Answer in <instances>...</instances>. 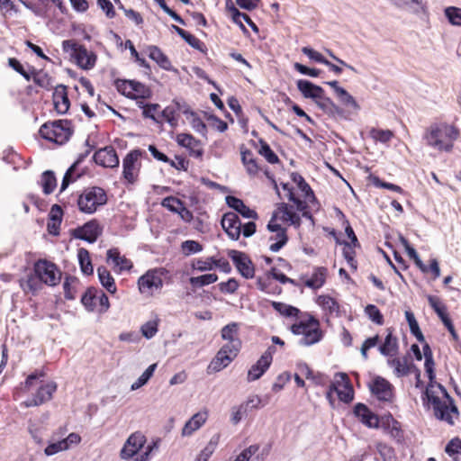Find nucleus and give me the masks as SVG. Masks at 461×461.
<instances>
[{"label":"nucleus","mask_w":461,"mask_h":461,"mask_svg":"<svg viewBox=\"0 0 461 461\" xmlns=\"http://www.w3.org/2000/svg\"><path fill=\"white\" fill-rule=\"evenodd\" d=\"M424 367L428 375L429 383L423 392L422 400H427L432 405L434 415L438 420L454 426L456 420L459 419V411L447 389L435 380V362L433 357H429V358H425Z\"/></svg>","instance_id":"f257e3e1"},{"label":"nucleus","mask_w":461,"mask_h":461,"mask_svg":"<svg viewBox=\"0 0 461 461\" xmlns=\"http://www.w3.org/2000/svg\"><path fill=\"white\" fill-rule=\"evenodd\" d=\"M239 324L230 322L221 330V337L225 343L210 362L207 372L217 373L227 367L239 355L242 341L239 337Z\"/></svg>","instance_id":"f03ea898"},{"label":"nucleus","mask_w":461,"mask_h":461,"mask_svg":"<svg viewBox=\"0 0 461 461\" xmlns=\"http://www.w3.org/2000/svg\"><path fill=\"white\" fill-rule=\"evenodd\" d=\"M459 137L460 131L455 124L435 122L425 129L422 139L429 148L438 152L450 153Z\"/></svg>","instance_id":"7ed1b4c3"},{"label":"nucleus","mask_w":461,"mask_h":461,"mask_svg":"<svg viewBox=\"0 0 461 461\" xmlns=\"http://www.w3.org/2000/svg\"><path fill=\"white\" fill-rule=\"evenodd\" d=\"M172 281L170 271L163 267H158L147 270L137 280L138 290L140 294L150 298L160 294L164 284Z\"/></svg>","instance_id":"20e7f679"},{"label":"nucleus","mask_w":461,"mask_h":461,"mask_svg":"<svg viewBox=\"0 0 461 461\" xmlns=\"http://www.w3.org/2000/svg\"><path fill=\"white\" fill-rule=\"evenodd\" d=\"M39 133L44 140L58 145L67 143L74 133L73 123L69 120H53L43 123Z\"/></svg>","instance_id":"39448f33"},{"label":"nucleus","mask_w":461,"mask_h":461,"mask_svg":"<svg viewBox=\"0 0 461 461\" xmlns=\"http://www.w3.org/2000/svg\"><path fill=\"white\" fill-rule=\"evenodd\" d=\"M146 158V151L140 149H131L125 155L121 177L124 185H134L140 181L142 159Z\"/></svg>","instance_id":"423d86ee"},{"label":"nucleus","mask_w":461,"mask_h":461,"mask_svg":"<svg viewBox=\"0 0 461 461\" xmlns=\"http://www.w3.org/2000/svg\"><path fill=\"white\" fill-rule=\"evenodd\" d=\"M107 194L100 186H89L85 188L77 196V205L78 210L86 214L95 212L98 208L107 203Z\"/></svg>","instance_id":"0eeeda50"},{"label":"nucleus","mask_w":461,"mask_h":461,"mask_svg":"<svg viewBox=\"0 0 461 461\" xmlns=\"http://www.w3.org/2000/svg\"><path fill=\"white\" fill-rule=\"evenodd\" d=\"M291 331L295 335H303L300 344L311 346L319 342L322 338V331L320 329V321L312 315L307 314V319L291 326Z\"/></svg>","instance_id":"6e6552de"},{"label":"nucleus","mask_w":461,"mask_h":461,"mask_svg":"<svg viewBox=\"0 0 461 461\" xmlns=\"http://www.w3.org/2000/svg\"><path fill=\"white\" fill-rule=\"evenodd\" d=\"M62 47L64 51L70 52L71 57L79 68L88 70L95 67L96 55L93 51H89L84 45L68 40L63 41Z\"/></svg>","instance_id":"1a4fd4ad"},{"label":"nucleus","mask_w":461,"mask_h":461,"mask_svg":"<svg viewBox=\"0 0 461 461\" xmlns=\"http://www.w3.org/2000/svg\"><path fill=\"white\" fill-rule=\"evenodd\" d=\"M81 303L88 312H97L102 314L110 308L108 296L97 287H88L81 297Z\"/></svg>","instance_id":"9d476101"},{"label":"nucleus","mask_w":461,"mask_h":461,"mask_svg":"<svg viewBox=\"0 0 461 461\" xmlns=\"http://www.w3.org/2000/svg\"><path fill=\"white\" fill-rule=\"evenodd\" d=\"M33 270L40 279L48 286H55L59 284L62 273L59 267L47 259H38L34 262Z\"/></svg>","instance_id":"9b49d317"},{"label":"nucleus","mask_w":461,"mask_h":461,"mask_svg":"<svg viewBox=\"0 0 461 461\" xmlns=\"http://www.w3.org/2000/svg\"><path fill=\"white\" fill-rule=\"evenodd\" d=\"M58 384L54 381L42 383L38 386L32 396L23 402L21 405L25 408L38 407L50 402L57 392Z\"/></svg>","instance_id":"f8f14e48"},{"label":"nucleus","mask_w":461,"mask_h":461,"mask_svg":"<svg viewBox=\"0 0 461 461\" xmlns=\"http://www.w3.org/2000/svg\"><path fill=\"white\" fill-rule=\"evenodd\" d=\"M379 428L396 443H403L404 429H402V423L397 420L391 412L380 416L378 421V429Z\"/></svg>","instance_id":"ddd939ff"},{"label":"nucleus","mask_w":461,"mask_h":461,"mask_svg":"<svg viewBox=\"0 0 461 461\" xmlns=\"http://www.w3.org/2000/svg\"><path fill=\"white\" fill-rule=\"evenodd\" d=\"M370 391L375 398L384 402H393L394 398V387L385 378L381 376L375 377L370 385Z\"/></svg>","instance_id":"4468645a"},{"label":"nucleus","mask_w":461,"mask_h":461,"mask_svg":"<svg viewBox=\"0 0 461 461\" xmlns=\"http://www.w3.org/2000/svg\"><path fill=\"white\" fill-rule=\"evenodd\" d=\"M105 261L116 274L131 271L133 267L132 261L122 255L118 248H111L106 251Z\"/></svg>","instance_id":"2eb2a0df"},{"label":"nucleus","mask_w":461,"mask_h":461,"mask_svg":"<svg viewBox=\"0 0 461 461\" xmlns=\"http://www.w3.org/2000/svg\"><path fill=\"white\" fill-rule=\"evenodd\" d=\"M276 352L274 347H269L260 358L249 369L247 380L253 382L259 379L269 368L273 361V354Z\"/></svg>","instance_id":"dca6fc26"},{"label":"nucleus","mask_w":461,"mask_h":461,"mask_svg":"<svg viewBox=\"0 0 461 461\" xmlns=\"http://www.w3.org/2000/svg\"><path fill=\"white\" fill-rule=\"evenodd\" d=\"M102 232L103 228L99 224L98 221L93 219L86 222L84 225L73 230L72 235L76 239L86 240L89 243H94L102 234Z\"/></svg>","instance_id":"f3484780"},{"label":"nucleus","mask_w":461,"mask_h":461,"mask_svg":"<svg viewBox=\"0 0 461 461\" xmlns=\"http://www.w3.org/2000/svg\"><path fill=\"white\" fill-rule=\"evenodd\" d=\"M228 257L232 260L237 270L243 277L247 279L254 277V265L247 254L232 249L228 252Z\"/></svg>","instance_id":"a211bd4d"},{"label":"nucleus","mask_w":461,"mask_h":461,"mask_svg":"<svg viewBox=\"0 0 461 461\" xmlns=\"http://www.w3.org/2000/svg\"><path fill=\"white\" fill-rule=\"evenodd\" d=\"M221 224L230 240H238L240 239L241 234V221L236 212H225L222 215Z\"/></svg>","instance_id":"6ab92c4d"},{"label":"nucleus","mask_w":461,"mask_h":461,"mask_svg":"<svg viewBox=\"0 0 461 461\" xmlns=\"http://www.w3.org/2000/svg\"><path fill=\"white\" fill-rule=\"evenodd\" d=\"M95 162L103 167L114 168L119 167V157L112 146H107L95 152L93 157Z\"/></svg>","instance_id":"aec40b11"},{"label":"nucleus","mask_w":461,"mask_h":461,"mask_svg":"<svg viewBox=\"0 0 461 461\" xmlns=\"http://www.w3.org/2000/svg\"><path fill=\"white\" fill-rule=\"evenodd\" d=\"M146 443V437L140 432L132 433L126 440L121 450L120 456L122 459L133 457Z\"/></svg>","instance_id":"412c9836"},{"label":"nucleus","mask_w":461,"mask_h":461,"mask_svg":"<svg viewBox=\"0 0 461 461\" xmlns=\"http://www.w3.org/2000/svg\"><path fill=\"white\" fill-rule=\"evenodd\" d=\"M52 102L54 110L57 113L65 114L68 112L71 104L68 98V90L67 86L58 85L54 87Z\"/></svg>","instance_id":"4be33fe9"},{"label":"nucleus","mask_w":461,"mask_h":461,"mask_svg":"<svg viewBox=\"0 0 461 461\" xmlns=\"http://www.w3.org/2000/svg\"><path fill=\"white\" fill-rule=\"evenodd\" d=\"M339 378L332 383V388L336 390V393L341 402L349 403L354 399L353 386L346 374H339Z\"/></svg>","instance_id":"5701e85b"},{"label":"nucleus","mask_w":461,"mask_h":461,"mask_svg":"<svg viewBox=\"0 0 461 461\" xmlns=\"http://www.w3.org/2000/svg\"><path fill=\"white\" fill-rule=\"evenodd\" d=\"M353 412L361 423L369 429H378L380 416L374 413L366 404L358 402L355 405Z\"/></svg>","instance_id":"b1692460"},{"label":"nucleus","mask_w":461,"mask_h":461,"mask_svg":"<svg viewBox=\"0 0 461 461\" xmlns=\"http://www.w3.org/2000/svg\"><path fill=\"white\" fill-rule=\"evenodd\" d=\"M176 142L178 145L187 149L190 156L200 158L203 155L201 140L194 138L190 133H179L176 135Z\"/></svg>","instance_id":"393cba45"},{"label":"nucleus","mask_w":461,"mask_h":461,"mask_svg":"<svg viewBox=\"0 0 461 461\" xmlns=\"http://www.w3.org/2000/svg\"><path fill=\"white\" fill-rule=\"evenodd\" d=\"M19 285L25 294L37 295L42 290L44 283L32 269L30 274L19 280Z\"/></svg>","instance_id":"a878e982"},{"label":"nucleus","mask_w":461,"mask_h":461,"mask_svg":"<svg viewBox=\"0 0 461 461\" xmlns=\"http://www.w3.org/2000/svg\"><path fill=\"white\" fill-rule=\"evenodd\" d=\"M209 412L206 409L194 413L184 425L181 434L189 437L198 430L208 420Z\"/></svg>","instance_id":"bb28decb"},{"label":"nucleus","mask_w":461,"mask_h":461,"mask_svg":"<svg viewBox=\"0 0 461 461\" xmlns=\"http://www.w3.org/2000/svg\"><path fill=\"white\" fill-rule=\"evenodd\" d=\"M387 363L393 368V373L397 377L406 376L417 367L407 357L389 358Z\"/></svg>","instance_id":"cd10ccee"},{"label":"nucleus","mask_w":461,"mask_h":461,"mask_svg":"<svg viewBox=\"0 0 461 461\" xmlns=\"http://www.w3.org/2000/svg\"><path fill=\"white\" fill-rule=\"evenodd\" d=\"M316 303L321 308L328 317H338L340 312L339 302L329 294H321L316 299Z\"/></svg>","instance_id":"c85d7f7f"},{"label":"nucleus","mask_w":461,"mask_h":461,"mask_svg":"<svg viewBox=\"0 0 461 461\" xmlns=\"http://www.w3.org/2000/svg\"><path fill=\"white\" fill-rule=\"evenodd\" d=\"M226 203L228 206L232 208L234 211L239 212L242 217L247 219H252V220H258V212L250 209L249 206H247L244 202L233 195H228L226 196Z\"/></svg>","instance_id":"c756f323"},{"label":"nucleus","mask_w":461,"mask_h":461,"mask_svg":"<svg viewBox=\"0 0 461 461\" xmlns=\"http://www.w3.org/2000/svg\"><path fill=\"white\" fill-rule=\"evenodd\" d=\"M328 276V268L325 267H316L310 278L303 281L305 286L317 290L324 285Z\"/></svg>","instance_id":"7c9ffc66"},{"label":"nucleus","mask_w":461,"mask_h":461,"mask_svg":"<svg viewBox=\"0 0 461 461\" xmlns=\"http://www.w3.org/2000/svg\"><path fill=\"white\" fill-rule=\"evenodd\" d=\"M296 85L298 90L305 98H312L316 101L318 97H321V95L324 94V89L322 87L305 79H299Z\"/></svg>","instance_id":"2f4dec72"},{"label":"nucleus","mask_w":461,"mask_h":461,"mask_svg":"<svg viewBox=\"0 0 461 461\" xmlns=\"http://www.w3.org/2000/svg\"><path fill=\"white\" fill-rule=\"evenodd\" d=\"M241 161L249 176H256L260 171V167L254 157L253 152L244 145L240 147Z\"/></svg>","instance_id":"473e14b6"},{"label":"nucleus","mask_w":461,"mask_h":461,"mask_svg":"<svg viewBox=\"0 0 461 461\" xmlns=\"http://www.w3.org/2000/svg\"><path fill=\"white\" fill-rule=\"evenodd\" d=\"M387 335L384 341L379 346L378 349L380 353L385 357H394L398 353V339L393 335L392 329L386 330Z\"/></svg>","instance_id":"72a5a7b5"},{"label":"nucleus","mask_w":461,"mask_h":461,"mask_svg":"<svg viewBox=\"0 0 461 461\" xmlns=\"http://www.w3.org/2000/svg\"><path fill=\"white\" fill-rule=\"evenodd\" d=\"M293 181L297 184L299 189L304 194V199L307 200L313 207L318 209L320 207V203L312 189L305 179L299 174H293Z\"/></svg>","instance_id":"f704fd0d"},{"label":"nucleus","mask_w":461,"mask_h":461,"mask_svg":"<svg viewBox=\"0 0 461 461\" xmlns=\"http://www.w3.org/2000/svg\"><path fill=\"white\" fill-rule=\"evenodd\" d=\"M83 160V157L79 158L76 162H74L65 173L60 191H64L71 183L77 181L79 177H81L84 174V170H79L78 167L81 161Z\"/></svg>","instance_id":"c9c22d12"},{"label":"nucleus","mask_w":461,"mask_h":461,"mask_svg":"<svg viewBox=\"0 0 461 461\" xmlns=\"http://www.w3.org/2000/svg\"><path fill=\"white\" fill-rule=\"evenodd\" d=\"M172 29L182 38L184 39L192 48L203 52H207V47L201 40H199L194 35L191 34L187 31L176 26L172 25Z\"/></svg>","instance_id":"e433bc0d"},{"label":"nucleus","mask_w":461,"mask_h":461,"mask_svg":"<svg viewBox=\"0 0 461 461\" xmlns=\"http://www.w3.org/2000/svg\"><path fill=\"white\" fill-rule=\"evenodd\" d=\"M31 74L33 82L38 86L45 90H50L53 87V79L47 72L37 70L35 68L31 67Z\"/></svg>","instance_id":"4c0bfd02"},{"label":"nucleus","mask_w":461,"mask_h":461,"mask_svg":"<svg viewBox=\"0 0 461 461\" xmlns=\"http://www.w3.org/2000/svg\"><path fill=\"white\" fill-rule=\"evenodd\" d=\"M98 278L101 285L112 294L117 291V286L111 272L105 267L97 268Z\"/></svg>","instance_id":"58836bf2"},{"label":"nucleus","mask_w":461,"mask_h":461,"mask_svg":"<svg viewBox=\"0 0 461 461\" xmlns=\"http://www.w3.org/2000/svg\"><path fill=\"white\" fill-rule=\"evenodd\" d=\"M283 188L287 191V197L289 201L293 202L295 204L296 209L299 212H302L303 216L307 219H312L311 212L308 211L307 203L309 202L307 200L303 201L296 197L293 189L289 187L288 184H284Z\"/></svg>","instance_id":"ea45409f"},{"label":"nucleus","mask_w":461,"mask_h":461,"mask_svg":"<svg viewBox=\"0 0 461 461\" xmlns=\"http://www.w3.org/2000/svg\"><path fill=\"white\" fill-rule=\"evenodd\" d=\"M278 211L281 213L280 220L282 221L289 222L291 225H294L296 228L301 226V217L286 203H282L278 208Z\"/></svg>","instance_id":"a19ab883"},{"label":"nucleus","mask_w":461,"mask_h":461,"mask_svg":"<svg viewBox=\"0 0 461 461\" xmlns=\"http://www.w3.org/2000/svg\"><path fill=\"white\" fill-rule=\"evenodd\" d=\"M41 186L45 194H50L57 187V178L51 170H46L41 176Z\"/></svg>","instance_id":"79ce46f5"},{"label":"nucleus","mask_w":461,"mask_h":461,"mask_svg":"<svg viewBox=\"0 0 461 461\" xmlns=\"http://www.w3.org/2000/svg\"><path fill=\"white\" fill-rule=\"evenodd\" d=\"M149 57L154 60L160 68L169 69L171 62L168 58L157 46L149 47Z\"/></svg>","instance_id":"37998d69"},{"label":"nucleus","mask_w":461,"mask_h":461,"mask_svg":"<svg viewBox=\"0 0 461 461\" xmlns=\"http://www.w3.org/2000/svg\"><path fill=\"white\" fill-rule=\"evenodd\" d=\"M77 258H78L81 271L85 275H92L94 272V267L92 265V260L90 258L89 251L85 248L79 249L77 251Z\"/></svg>","instance_id":"c03bdc74"},{"label":"nucleus","mask_w":461,"mask_h":461,"mask_svg":"<svg viewBox=\"0 0 461 461\" xmlns=\"http://www.w3.org/2000/svg\"><path fill=\"white\" fill-rule=\"evenodd\" d=\"M342 254L344 258L347 260L348 264L353 270H357V261L356 260V248H360V246H355L353 243H349L348 241L343 240Z\"/></svg>","instance_id":"a18cd8bd"},{"label":"nucleus","mask_w":461,"mask_h":461,"mask_svg":"<svg viewBox=\"0 0 461 461\" xmlns=\"http://www.w3.org/2000/svg\"><path fill=\"white\" fill-rule=\"evenodd\" d=\"M131 89V95L130 99L139 100V99H149L152 95L151 89L146 86L145 84L134 81V86Z\"/></svg>","instance_id":"49530a36"},{"label":"nucleus","mask_w":461,"mask_h":461,"mask_svg":"<svg viewBox=\"0 0 461 461\" xmlns=\"http://www.w3.org/2000/svg\"><path fill=\"white\" fill-rule=\"evenodd\" d=\"M402 244L403 245L405 251L407 252L408 256L413 259L416 267L422 272V273H428V267L427 266L421 261L420 258L417 251L410 244V242L402 238Z\"/></svg>","instance_id":"de8ad7c7"},{"label":"nucleus","mask_w":461,"mask_h":461,"mask_svg":"<svg viewBox=\"0 0 461 461\" xmlns=\"http://www.w3.org/2000/svg\"><path fill=\"white\" fill-rule=\"evenodd\" d=\"M259 149L258 150V154L265 158V159L270 164H277L280 162L278 156L272 150L268 143L260 139L258 140Z\"/></svg>","instance_id":"09e8293b"},{"label":"nucleus","mask_w":461,"mask_h":461,"mask_svg":"<svg viewBox=\"0 0 461 461\" xmlns=\"http://www.w3.org/2000/svg\"><path fill=\"white\" fill-rule=\"evenodd\" d=\"M272 307L282 316L285 317H294L298 318L299 314L301 313V311L292 305L280 303V302H272Z\"/></svg>","instance_id":"8fccbe9b"},{"label":"nucleus","mask_w":461,"mask_h":461,"mask_svg":"<svg viewBox=\"0 0 461 461\" xmlns=\"http://www.w3.org/2000/svg\"><path fill=\"white\" fill-rule=\"evenodd\" d=\"M369 136L375 141L386 144L394 137V133L391 130H383L379 128H372L369 131Z\"/></svg>","instance_id":"3c124183"},{"label":"nucleus","mask_w":461,"mask_h":461,"mask_svg":"<svg viewBox=\"0 0 461 461\" xmlns=\"http://www.w3.org/2000/svg\"><path fill=\"white\" fill-rule=\"evenodd\" d=\"M405 318L409 324L411 333L420 342H425V338L419 327L418 321L415 319L413 312L410 310L405 311Z\"/></svg>","instance_id":"603ef678"},{"label":"nucleus","mask_w":461,"mask_h":461,"mask_svg":"<svg viewBox=\"0 0 461 461\" xmlns=\"http://www.w3.org/2000/svg\"><path fill=\"white\" fill-rule=\"evenodd\" d=\"M269 240L274 241L269 246L270 251L278 252L288 242L287 230H281L280 232L275 233V235L269 238Z\"/></svg>","instance_id":"864d4df0"},{"label":"nucleus","mask_w":461,"mask_h":461,"mask_svg":"<svg viewBox=\"0 0 461 461\" xmlns=\"http://www.w3.org/2000/svg\"><path fill=\"white\" fill-rule=\"evenodd\" d=\"M220 441V435H213L209 443L205 446V447L201 451L199 456H197L195 461H208L209 457L215 451Z\"/></svg>","instance_id":"5fc2aeb1"},{"label":"nucleus","mask_w":461,"mask_h":461,"mask_svg":"<svg viewBox=\"0 0 461 461\" xmlns=\"http://www.w3.org/2000/svg\"><path fill=\"white\" fill-rule=\"evenodd\" d=\"M46 376V372L44 369H36L32 374H30L25 381L22 384L23 389L25 392H30L35 385L38 384V381L41 378H44Z\"/></svg>","instance_id":"6e6d98bb"},{"label":"nucleus","mask_w":461,"mask_h":461,"mask_svg":"<svg viewBox=\"0 0 461 461\" xmlns=\"http://www.w3.org/2000/svg\"><path fill=\"white\" fill-rule=\"evenodd\" d=\"M218 280L216 274H205L200 276L189 278V283L193 287H202L215 283Z\"/></svg>","instance_id":"4d7b16f0"},{"label":"nucleus","mask_w":461,"mask_h":461,"mask_svg":"<svg viewBox=\"0 0 461 461\" xmlns=\"http://www.w3.org/2000/svg\"><path fill=\"white\" fill-rule=\"evenodd\" d=\"M315 103L325 113H334L339 111L334 102L330 97L325 96L324 94L321 95V97H318Z\"/></svg>","instance_id":"13d9d810"},{"label":"nucleus","mask_w":461,"mask_h":461,"mask_svg":"<svg viewBox=\"0 0 461 461\" xmlns=\"http://www.w3.org/2000/svg\"><path fill=\"white\" fill-rule=\"evenodd\" d=\"M161 206L167 209L171 212L176 213L185 204V203L173 195L167 196L161 201Z\"/></svg>","instance_id":"bf43d9fd"},{"label":"nucleus","mask_w":461,"mask_h":461,"mask_svg":"<svg viewBox=\"0 0 461 461\" xmlns=\"http://www.w3.org/2000/svg\"><path fill=\"white\" fill-rule=\"evenodd\" d=\"M429 304L430 307L434 310V312L437 313L438 318L441 316H445L447 314V307L444 303L441 302V300L435 296V295H429L427 297Z\"/></svg>","instance_id":"052dcab7"},{"label":"nucleus","mask_w":461,"mask_h":461,"mask_svg":"<svg viewBox=\"0 0 461 461\" xmlns=\"http://www.w3.org/2000/svg\"><path fill=\"white\" fill-rule=\"evenodd\" d=\"M365 313L368 318L377 325L384 324V316L378 307L375 304H367L365 308Z\"/></svg>","instance_id":"680f3d73"},{"label":"nucleus","mask_w":461,"mask_h":461,"mask_svg":"<svg viewBox=\"0 0 461 461\" xmlns=\"http://www.w3.org/2000/svg\"><path fill=\"white\" fill-rule=\"evenodd\" d=\"M134 81L135 80L116 79L114 81V86L120 94L126 96L127 98H131Z\"/></svg>","instance_id":"e2e57ef3"},{"label":"nucleus","mask_w":461,"mask_h":461,"mask_svg":"<svg viewBox=\"0 0 461 461\" xmlns=\"http://www.w3.org/2000/svg\"><path fill=\"white\" fill-rule=\"evenodd\" d=\"M19 12V8L13 0H0V13L5 18L10 17L13 14H18Z\"/></svg>","instance_id":"0e129e2a"},{"label":"nucleus","mask_w":461,"mask_h":461,"mask_svg":"<svg viewBox=\"0 0 461 461\" xmlns=\"http://www.w3.org/2000/svg\"><path fill=\"white\" fill-rule=\"evenodd\" d=\"M181 250L184 255L190 256L192 254L201 252L203 250V246L198 241L189 240L182 242Z\"/></svg>","instance_id":"69168bd1"},{"label":"nucleus","mask_w":461,"mask_h":461,"mask_svg":"<svg viewBox=\"0 0 461 461\" xmlns=\"http://www.w3.org/2000/svg\"><path fill=\"white\" fill-rule=\"evenodd\" d=\"M219 261L217 259H214L213 258H209L205 260L203 259H196L192 264V267L195 270L203 272L207 270H212L214 267V265H217Z\"/></svg>","instance_id":"338daca9"},{"label":"nucleus","mask_w":461,"mask_h":461,"mask_svg":"<svg viewBox=\"0 0 461 461\" xmlns=\"http://www.w3.org/2000/svg\"><path fill=\"white\" fill-rule=\"evenodd\" d=\"M445 14L450 23L456 26H461V8L449 6L446 8Z\"/></svg>","instance_id":"774afa93"}]
</instances>
